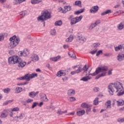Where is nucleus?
I'll use <instances>...</instances> for the list:
<instances>
[{"label": "nucleus", "instance_id": "a878e982", "mask_svg": "<svg viewBox=\"0 0 124 124\" xmlns=\"http://www.w3.org/2000/svg\"><path fill=\"white\" fill-rule=\"evenodd\" d=\"M100 72H102L101 71V67H98L96 69V70L95 71V75H97V74H98L99 73H100Z\"/></svg>", "mask_w": 124, "mask_h": 124}, {"label": "nucleus", "instance_id": "6ab92c4d", "mask_svg": "<svg viewBox=\"0 0 124 124\" xmlns=\"http://www.w3.org/2000/svg\"><path fill=\"white\" fill-rule=\"evenodd\" d=\"M85 114V110H78L77 111V114L78 116H83Z\"/></svg>", "mask_w": 124, "mask_h": 124}, {"label": "nucleus", "instance_id": "ea45409f", "mask_svg": "<svg viewBox=\"0 0 124 124\" xmlns=\"http://www.w3.org/2000/svg\"><path fill=\"white\" fill-rule=\"evenodd\" d=\"M99 45H100V43H94L93 45V48H94V49H96V48H97V47H98V46H99Z\"/></svg>", "mask_w": 124, "mask_h": 124}, {"label": "nucleus", "instance_id": "72a5a7b5", "mask_svg": "<svg viewBox=\"0 0 124 124\" xmlns=\"http://www.w3.org/2000/svg\"><path fill=\"white\" fill-rule=\"evenodd\" d=\"M62 25V20L57 21L55 23V26H61Z\"/></svg>", "mask_w": 124, "mask_h": 124}, {"label": "nucleus", "instance_id": "7c9ffc66", "mask_svg": "<svg viewBox=\"0 0 124 124\" xmlns=\"http://www.w3.org/2000/svg\"><path fill=\"white\" fill-rule=\"evenodd\" d=\"M58 11L59 12H61V13H63V14H65L66 13V12H65V10H63L62 7H60L58 8Z\"/></svg>", "mask_w": 124, "mask_h": 124}, {"label": "nucleus", "instance_id": "6e6d98bb", "mask_svg": "<svg viewBox=\"0 0 124 124\" xmlns=\"http://www.w3.org/2000/svg\"><path fill=\"white\" fill-rule=\"evenodd\" d=\"M69 100L70 101H75L76 100V99L75 98V97H70L69 98Z\"/></svg>", "mask_w": 124, "mask_h": 124}, {"label": "nucleus", "instance_id": "20e7f679", "mask_svg": "<svg viewBox=\"0 0 124 124\" xmlns=\"http://www.w3.org/2000/svg\"><path fill=\"white\" fill-rule=\"evenodd\" d=\"M20 43V38H17L15 41L10 42L8 45V48L9 49H13V48H15L18 44Z\"/></svg>", "mask_w": 124, "mask_h": 124}, {"label": "nucleus", "instance_id": "a211bd4d", "mask_svg": "<svg viewBox=\"0 0 124 124\" xmlns=\"http://www.w3.org/2000/svg\"><path fill=\"white\" fill-rule=\"evenodd\" d=\"M81 107H82V108H90V107H92V106L87 104L86 103H83L81 105Z\"/></svg>", "mask_w": 124, "mask_h": 124}, {"label": "nucleus", "instance_id": "cd10ccee", "mask_svg": "<svg viewBox=\"0 0 124 124\" xmlns=\"http://www.w3.org/2000/svg\"><path fill=\"white\" fill-rule=\"evenodd\" d=\"M121 49H123V46H122V45H119L117 47L114 46V49L116 52H119V51H120Z\"/></svg>", "mask_w": 124, "mask_h": 124}, {"label": "nucleus", "instance_id": "8fccbe9b", "mask_svg": "<svg viewBox=\"0 0 124 124\" xmlns=\"http://www.w3.org/2000/svg\"><path fill=\"white\" fill-rule=\"evenodd\" d=\"M107 72H104L102 73L99 74L100 77H104V76H106Z\"/></svg>", "mask_w": 124, "mask_h": 124}, {"label": "nucleus", "instance_id": "338daca9", "mask_svg": "<svg viewBox=\"0 0 124 124\" xmlns=\"http://www.w3.org/2000/svg\"><path fill=\"white\" fill-rule=\"evenodd\" d=\"M94 24H96V25H98V24H100V20H97L95 21V23H94Z\"/></svg>", "mask_w": 124, "mask_h": 124}, {"label": "nucleus", "instance_id": "4468645a", "mask_svg": "<svg viewBox=\"0 0 124 124\" xmlns=\"http://www.w3.org/2000/svg\"><path fill=\"white\" fill-rule=\"evenodd\" d=\"M28 78L30 79V81H31V79H32V78H34V77H37V74L33 73L32 74H28Z\"/></svg>", "mask_w": 124, "mask_h": 124}, {"label": "nucleus", "instance_id": "c03bdc74", "mask_svg": "<svg viewBox=\"0 0 124 124\" xmlns=\"http://www.w3.org/2000/svg\"><path fill=\"white\" fill-rule=\"evenodd\" d=\"M91 112H92L91 107L87 108L86 110V112L87 114L89 115V114H90V113H91Z\"/></svg>", "mask_w": 124, "mask_h": 124}, {"label": "nucleus", "instance_id": "5fc2aeb1", "mask_svg": "<svg viewBox=\"0 0 124 124\" xmlns=\"http://www.w3.org/2000/svg\"><path fill=\"white\" fill-rule=\"evenodd\" d=\"M13 3L14 4H18V3L20 4V3L19 0H14Z\"/></svg>", "mask_w": 124, "mask_h": 124}, {"label": "nucleus", "instance_id": "2f4dec72", "mask_svg": "<svg viewBox=\"0 0 124 124\" xmlns=\"http://www.w3.org/2000/svg\"><path fill=\"white\" fill-rule=\"evenodd\" d=\"M73 40V36L72 35H71L66 40V42H71Z\"/></svg>", "mask_w": 124, "mask_h": 124}, {"label": "nucleus", "instance_id": "3c124183", "mask_svg": "<svg viewBox=\"0 0 124 124\" xmlns=\"http://www.w3.org/2000/svg\"><path fill=\"white\" fill-rule=\"evenodd\" d=\"M103 53V51L102 50H99L96 53V56L97 57H98L99 56V55H100V54H102Z\"/></svg>", "mask_w": 124, "mask_h": 124}, {"label": "nucleus", "instance_id": "0eeeda50", "mask_svg": "<svg viewBox=\"0 0 124 124\" xmlns=\"http://www.w3.org/2000/svg\"><path fill=\"white\" fill-rule=\"evenodd\" d=\"M117 60L118 62H123V61H124V54L119 53L117 56Z\"/></svg>", "mask_w": 124, "mask_h": 124}, {"label": "nucleus", "instance_id": "69168bd1", "mask_svg": "<svg viewBox=\"0 0 124 124\" xmlns=\"http://www.w3.org/2000/svg\"><path fill=\"white\" fill-rule=\"evenodd\" d=\"M9 54H10V55H13V54H14V50H10L9 51Z\"/></svg>", "mask_w": 124, "mask_h": 124}, {"label": "nucleus", "instance_id": "680f3d73", "mask_svg": "<svg viewBox=\"0 0 124 124\" xmlns=\"http://www.w3.org/2000/svg\"><path fill=\"white\" fill-rule=\"evenodd\" d=\"M117 102V100L116 99H114L113 100V103L112 106L114 107L115 106V104Z\"/></svg>", "mask_w": 124, "mask_h": 124}, {"label": "nucleus", "instance_id": "9b49d317", "mask_svg": "<svg viewBox=\"0 0 124 124\" xmlns=\"http://www.w3.org/2000/svg\"><path fill=\"white\" fill-rule=\"evenodd\" d=\"M66 75V74L65 73V72L62 70L58 71L57 74L58 77H61V76H65Z\"/></svg>", "mask_w": 124, "mask_h": 124}, {"label": "nucleus", "instance_id": "bf43d9fd", "mask_svg": "<svg viewBox=\"0 0 124 124\" xmlns=\"http://www.w3.org/2000/svg\"><path fill=\"white\" fill-rule=\"evenodd\" d=\"M33 101V99H28L27 101L26 102L27 103H31V102H32Z\"/></svg>", "mask_w": 124, "mask_h": 124}, {"label": "nucleus", "instance_id": "e2e57ef3", "mask_svg": "<svg viewBox=\"0 0 124 124\" xmlns=\"http://www.w3.org/2000/svg\"><path fill=\"white\" fill-rule=\"evenodd\" d=\"M98 87H95L93 89V91L94 92H95V93H97V92H98Z\"/></svg>", "mask_w": 124, "mask_h": 124}, {"label": "nucleus", "instance_id": "c9c22d12", "mask_svg": "<svg viewBox=\"0 0 124 124\" xmlns=\"http://www.w3.org/2000/svg\"><path fill=\"white\" fill-rule=\"evenodd\" d=\"M102 72H106L108 70V68L106 66L101 67Z\"/></svg>", "mask_w": 124, "mask_h": 124}, {"label": "nucleus", "instance_id": "f704fd0d", "mask_svg": "<svg viewBox=\"0 0 124 124\" xmlns=\"http://www.w3.org/2000/svg\"><path fill=\"white\" fill-rule=\"evenodd\" d=\"M17 38H19L16 37V35H14L13 37H11L9 39V40L10 42H12V41H14L15 40H16Z\"/></svg>", "mask_w": 124, "mask_h": 124}, {"label": "nucleus", "instance_id": "79ce46f5", "mask_svg": "<svg viewBox=\"0 0 124 124\" xmlns=\"http://www.w3.org/2000/svg\"><path fill=\"white\" fill-rule=\"evenodd\" d=\"M7 117V114L4 112H2L0 115V118L3 119V118H6Z\"/></svg>", "mask_w": 124, "mask_h": 124}, {"label": "nucleus", "instance_id": "13d9d810", "mask_svg": "<svg viewBox=\"0 0 124 124\" xmlns=\"http://www.w3.org/2000/svg\"><path fill=\"white\" fill-rule=\"evenodd\" d=\"M57 114L59 115H62V114H63V111H62L61 109H58L57 111Z\"/></svg>", "mask_w": 124, "mask_h": 124}, {"label": "nucleus", "instance_id": "423d86ee", "mask_svg": "<svg viewBox=\"0 0 124 124\" xmlns=\"http://www.w3.org/2000/svg\"><path fill=\"white\" fill-rule=\"evenodd\" d=\"M18 54L20 57H27L30 54V51L28 49H25L23 51H19Z\"/></svg>", "mask_w": 124, "mask_h": 124}, {"label": "nucleus", "instance_id": "b1692460", "mask_svg": "<svg viewBox=\"0 0 124 124\" xmlns=\"http://www.w3.org/2000/svg\"><path fill=\"white\" fill-rule=\"evenodd\" d=\"M85 11V9L83 8L80 9L79 11H76L74 13L75 15H79V14H81V13H83Z\"/></svg>", "mask_w": 124, "mask_h": 124}, {"label": "nucleus", "instance_id": "7ed1b4c3", "mask_svg": "<svg viewBox=\"0 0 124 124\" xmlns=\"http://www.w3.org/2000/svg\"><path fill=\"white\" fill-rule=\"evenodd\" d=\"M51 18V13L48 11H45L42 13V15L38 17L37 20L39 21L44 22L46 20Z\"/></svg>", "mask_w": 124, "mask_h": 124}, {"label": "nucleus", "instance_id": "de8ad7c7", "mask_svg": "<svg viewBox=\"0 0 124 124\" xmlns=\"http://www.w3.org/2000/svg\"><path fill=\"white\" fill-rule=\"evenodd\" d=\"M4 40V35L3 34H0V41H2Z\"/></svg>", "mask_w": 124, "mask_h": 124}, {"label": "nucleus", "instance_id": "473e14b6", "mask_svg": "<svg viewBox=\"0 0 124 124\" xmlns=\"http://www.w3.org/2000/svg\"><path fill=\"white\" fill-rule=\"evenodd\" d=\"M77 23V21H76V19H75V18H73L71 20L70 24L71 25V26L73 25H75V24H76Z\"/></svg>", "mask_w": 124, "mask_h": 124}, {"label": "nucleus", "instance_id": "f8f14e48", "mask_svg": "<svg viewBox=\"0 0 124 124\" xmlns=\"http://www.w3.org/2000/svg\"><path fill=\"white\" fill-rule=\"evenodd\" d=\"M31 58L32 59V62H37L39 60V57H38V55H37L32 54Z\"/></svg>", "mask_w": 124, "mask_h": 124}, {"label": "nucleus", "instance_id": "bb28decb", "mask_svg": "<svg viewBox=\"0 0 124 124\" xmlns=\"http://www.w3.org/2000/svg\"><path fill=\"white\" fill-rule=\"evenodd\" d=\"M111 12H112V11L111 10H108L106 11H105L103 13H102L101 15H102V16H104V15H106L107 14H109Z\"/></svg>", "mask_w": 124, "mask_h": 124}, {"label": "nucleus", "instance_id": "412c9836", "mask_svg": "<svg viewBox=\"0 0 124 124\" xmlns=\"http://www.w3.org/2000/svg\"><path fill=\"white\" fill-rule=\"evenodd\" d=\"M40 2H42V0H31V3L32 4H37V3H40Z\"/></svg>", "mask_w": 124, "mask_h": 124}, {"label": "nucleus", "instance_id": "49530a36", "mask_svg": "<svg viewBox=\"0 0 124 124\" xmlns=\"http://www.w3.org/2000/svg\"><path fill=\"white\" fill-rule=\"evenodd\" d=\"M50 34L51 35H56V30L55 29L51 30L50 31Z\"/></svg>", "mask_w": 124, "mask_h": 124}, {"label": "nucleus", "instance_id": "58836bf2", "mask_svg": "<svg viewBox=\"0 0 124 124\" xmlns=\"http://www.w3.org/2000/svg\"><path fill=\"white\" fill-rule=\"evenodd\" d=\"M93 104L94 105H98V97L95 98V99L93 100Z\"/></svg>", "mask_w": 124, "mask_h": 124}, {"label": "nucleus", "instance_id": "aec40b11", "mask_svg": "<svg viewBox=\"0 0 124 124\" xmlns=\"http://www.w3.org/2000/svg\"><path fill=\"white\" fill-rule=\"evenodd\" d=\"M75 94V91H74V90H72V89H70L69 90H68V92H67V94L68 95H73V94Z\"/></svg>", "mask_w": 124, "mask_h": 124}, {"label": "nucleus", "instance_id": "a18cd8bd", "mask_svg": "<svg viewBox=\"0 0 124 124\" xmlns=\"http://www.w3.org/2000/svg\"><path fill=\"white\" fill-rule=\"evenodd\" d=\"M3 92L5 93H9L10 92V88L4 89Z\"/></svg>", "mask_w": 124, "mask_h": 124}, {"label": "nucleus", "instance_id": "a19ab883", "mask_svg": "<svg viewBox=\"0 0 124 124\" xmlns=\"http://www.w3.org/2000/svg\"><path fill=\"white\" fill-rule=\"evenodd\" d=\"M75 71L77 74L80 73V72H82V67L79 66L78 69Z\"/></svg>", "mask_w": 124, "mask_h": 124}, {"label": "nucleus", "instance_id": "5701e85b", "mask_svg": "<svg viewBox=\"0 0 124 124\" xmlns=\"http://www.w3.org/2000/svg\"><path fill=\"white\" fill-rule=\"evenodd\" d=\"M88 69H89V68H87V65H84L83 67V68H82V71L84 70V73L83 74H85L86 75V76H87V75H88V73H87V71H88Z\"/></svg>", "mask_w": 124, "mask_h": 124}, {"label": "nucleus", "instance_id": "09e8293b", "mask_svg": "<svg viewBox=\"0 0 124 124\" xmlns=\"http://www.w3.org/2000/svg\"><path fill=\"white\" fill-rule=\"evenodd\" d=\"M25 117V114H21L19 116H17V119H20V120H22L23 118Z\"/></svg>", "mask_w": 124, "mask_h": 124}, {"label": "nucleus", "instance_id": "37998d69", "mask_svg": "<svg viewBox=\"0 0 124 124\" xmlns=\"http://www.w3.org/2000/svg\"><path fill=\"white\" fill-rule=\"evenodd\" d=\"M96 26V24L94 23H92L89 29L90 30H93L94 28H95Z\"/></svg>", "mask_w": 124, "mask_h": 124}, {"label": "nucleus", "instance_id": "f3484780", "mask_svg": "<svg viewBox=\"0 0 124 124\" xmlns=\"http://www.w3.org/2000/svg\"><path fill=\"white\" fill-rule=\"evenodd\" d=\"M116 102L117 106H123V105H124V101L123 100H121V99L118 100L116 101Z\"/></svg>", "mask_w": 124, "mask_h": 124}, {"label": "nucleus", "instance_id": "f257e3e1", "mask_svg": "<svg viewBox=\"0 0 124 124\" xmlns=\"http://www.w3.org/2000/svg\"><path fill=\"white\" fill-rule=\"evenodd\" d=\"M112 85H113V87L115 88V89H116V93L120 92L117 94L118 96H121V95H123V94H124V91H123L122 92H121L122 91H123V89H122L123 88L122 83L119 81H116L114 83H110L108 86V89L109 90L108 92L110 95H113L114 94V92H115L114 88H112Z\"/></svg>", "mask_w": 124, "mask_h": 124}, {"label": "nucleus", "instance_id": "4c0bfd02", "mask_svg": "<svg viewBox=\"0 0 124 124\" xmlns=\"http://www.w3.org/2000/svg\"><path fill=\"white\" fill-rule=\"evenodd\" d=\"M27 13H28L27 12V11H24L19 13V14L20 15H21V16H22L23 17H24V16H26V15H27Z\"/></svg>", "mask_w": 124, "mask_h": 124}, {"label": "nucleus", "instance_id": "4d7b16f0", "mask_svg": "<svg viewBox=\"0 0 124 124\" xmlns=\"http://www.w3.org/2000/svg\"><path fill=\"white\" fill-rule=\"evenodd\" d=\"M37 105H38V103L37 102H34L33 105H32V108H33L35 107H36Z\"/></svg>", "mask_w": 124, "mask_h": 124}, {"label": "nucleus", "instance_id": "0e129e2a", "mask_svg": "<svg viewBox=\"0 0 124 124\" xmlns=\"http://www.w3.org/2000/svg\"><path fill=\"white\" fill-rule=\"evenodd\" d=\"M68 47H69V46H68V45H64L63 46V47L64 48V49H67V48H68Z\"/></svg>", "mask_w": 124, "mask_h": 124}, {"label": "nucleus", "instance_id": "c85d7f7f", "mask_svg": "<svg viewBox=\"0 0 124 124\" xmlns=\"http://www.w3.org/2000/svg\"><path fill=\"white\" fill-rule=\"evenodd\" d=\"M64 9L65 10V11L66 12H67L68 11H70V10H71V6H65L64 7Z\"/></svg>", "mask_w": 124, "mask_h": 124}, {"label": "nucleus", "instance_id": "c756f323", "mask_svg": "<svg viewBox=\"0 0 124 124\" xmlns=\"http://www.w3.org/2000/svg\"><path fill=\"white\" fill-rule=\"evenodd\" d=\"M82 18H83V16H77L75 17V19H76L77 23H78V22H80V21L82 20Z\"/></svg>", "mask_w": 124, "mask_h": 124}, {"label": "nucleus", "instance_id": "2eb2a0df", "mask_svg": "<svg viewBox=\"0 0 124 124\" xmlns=\"http://www.w3.org/2000/svg\"><path fill=\"white\" fill-rule=\"evenodd\" d=\"M75 5L78 6L81 8L82 7V1L81 0H77L75 2Z\"/></svg>", "mask_w": 124, "mask_h": 124}, {"label": "nucleus", "instance_id": "ddd939ff", "mask_svg": "<svg viewBox=\"0 0 124 124\" xmlns=\"http://www.w3.org/2000/svg\"><path fill=\"white\" fill-rule=\"evenodd\" d=\"M91 79L92 78L88 76L87 77H83L82 78L80 79V81H83L84 82H88L89 80H91Z\"/></svg>", "mask_w": 124, "mask_h": 124}, {"label": "nucleus", "instance_id": "f03ea898", "mask_svg": "<svg viewBox=\"0 0 124 124\" xmlns=\"http://www.w3.org/2000/svg\"><path fill=\"white\" fill-rule=\"evenodd\" d=\"M8 62L10 64H18V67H25L27 62L25 61H23L22 59L17 56H13L10 57L8 58Z\"/></svg>", "mask_w": 124, "mask_h": 124}, {"label": "nucleus", "instance_id": "864d4df0", "mask_svg": "<svg viewBox=\"0 0 124 124\" xmlns=\"http://www.w3.org/2000/svg\"><path fill=\"white\" fill-rule=\"evenodd\" d=\"M97 52V49H95L94 50L90 52V54H92V55H94L95 53Z\"/></svg>", "mask_w": 124, "mask_h": 124}, {"label": "nucleus", "instance_id": "603ef678", "mask_svg": "<svg viewBox=\"0 0 124 124\" xmlns=\"http://www.w3.org/2000/svg\"><path fill=\"white\" fill-rule=\"evenodd\" d=\"M19 108L16 107V108H13L12 111V112H17V111H19Z\"/></svg>", "mask_w": 124, "mask_h": 124}, {"label": "nucleus", "instance_id": "774afa93", "mask_svg": "<svg viewBox=\"0 0 124 124\" xmlns=\"http://www.w3.org/2000/svg\"><path fill=\"white\" fill-rule=\"evenodd\" d=\"M62 80H63V82H65V81L67 80V78H66V77H64L62 78Z\"/></svg>", "mask_w": 124, "mask_h": 124}, {"label": "nucleus", "instance_id": "1a4fd4ad", "mask_svg": "<svg viewBox=\"0 0 124 124\" xmlns=\"http://www.w3.org/2000/svg\"><path fill=\"white\" fill-rule=\"evenodd\" d=\"M98 6H94L92 7L91 9H90V11L91 13H95V12H97L98 11Z\"/></svg>", "mask_w": 124, "mask_h": 124}, {"label": "nucleus", "instance_id": "052dcab7", "mask_svg": "<svg viewBox=\"0 0 124 124\" xmlns=\"http://www.w3.org/2000/svg\"><path fill=\"white\" fill-rule=\"evenodd\" d=\"M43 98H44V101H46V100H48V99H47V96L45 94H44Z\"/></svg>", "mask_w": 124, "mask_h": 124}, {"label": "nucleus", "instance_id": "39448f33", "mask_svg": "<svg viewBox=\"0 0 124 124\" xmlns=\"http://www.w3.org/2000/svg\"><path fill=\"white\" fill-rule=\"evenodd\" d=\"M77 40H78V42L79 43H84V42H86V38L83 36H82V34L80 33H78V37H77Z\"/></svg>", "mask_w": 124, "mask_h": 124}, {"label": "nucleus", "instance_id": "e433bc0d", "mask_svg": "<svg viewBox=\"0 0 124 124\" xmlns=\"http://www.w3.org/2000/svg\"><path fill=\"white\" fill-rule=\"evenodd\" d=\"M23 91V88L21 87H16V92L17 93H21Z\"/></svg>", "mask_w": 124, "mask_h": 124}, {"label": "nucleus", "instance_id": "dca6fc26", "mask_svg": "<svg viewBox=\"0 0 124 124\" xmlns=\"http://www.w3.org/2000/svg\"><path fill=\"white\" fill-rule=\"evenodd\" d=\"M68 55L70 58L73 59H76V54L73 51H70L68 53Z\"/></svg>", "mask_w": 124, "mask_h": 124}, {"label": "nucleus", "instance_id": "6e6552de", "mask_svg": "<svg viewBox=\"0 0 124 124\" xmlns=\"http://www.w3.org/2000/svg\"><path fill=\"white\" fill-rule=\"evenodd\" d=\"M38 93H39V92L38 91H37L36 92H31L29 93V96L32 98H34V97H35L36 95L38 94Z\"/></svg>", "mask_w": 124, "mask_h": 124}, {"label": "nucleus", "instance_id": "4be33fe9", "mask_svg": "<svg viewBox=\"0 0 124 124\" xmlns=\"http://www.w3.org/2000/svg\"><path fill=\"white\" fill-rule=\"evenodd\" d=\"M59 59H61V56L58 55V56L55 57L50 58V61H52V62H57L58 60H59Z\"/></svg>", "mask_w": 124, "mask_h": 124}, {"label": "nucleus", "instance_id": "393cba45", "mask_svg": "<svg viewBox=\"0 0 124 124\" xmlns=\"http://www.w3.org/2000/svg\"><path fill=\"white\" fill-rule=\"evenodd\" d=\"M117 28H118V30H119L120 31H122V30H123V29H124V23H123V22L120 23L118 25Z\"/></svg>", "mask_w": 124, "mask_h": 124}, {"label": "nucleus", "instance_id": "9d476101", "mask_svg": "<svg viewBox=\"0 0 124 124\" xmlns=\"http://www.w3.org/2000/svg\"><path fill=\"white\" fill-rule=\"evenodd\" d=\"M28 75H29V74H27L24 77L18 78L16 79H17V80H27V81H30V79L29 78V77L28 76Z\"/></svg>", "mask_w": 124, "mask_h": 124}]
</instances>
